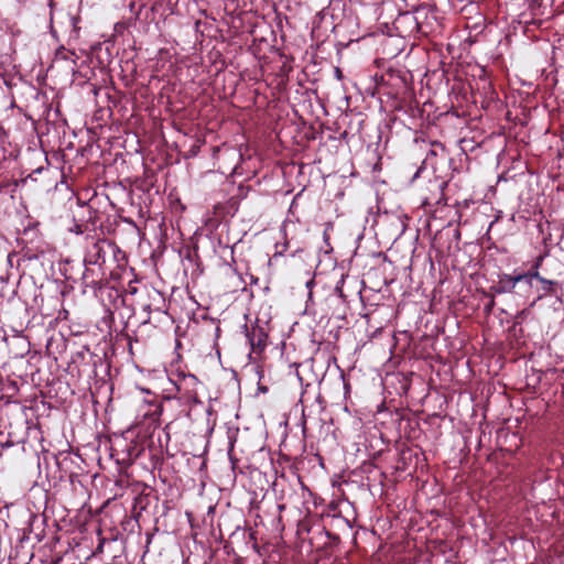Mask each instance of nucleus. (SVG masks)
<instances>
[{"mask_svg":"<svg viewBox=\"0 0 564 564\" xmlns=\"http://www.w3.org/2000/svg\"><path fill=\"white\" fill-rule=\"evenodd\" d=\"M115 250L116 245L106 239L94 240L87 246L84 263L85 265L97 267L101 271L107 253L115 252Z\"/></svg>","mask_w":564,"mask_h":564,"instance_id":"1","label":"nucleus"},{"mask_svg":"<svg viewBox=\"0 0 564 564\" xmlns=\"http://www.w3.org/2000/svg\"><path fill=\"white\" fill-rule=\"evenodd\" d=\"M149 412L144 413V416H151L153 421L158 420V417L162 413V405L158 402L149 403Z\"/></svg>","mask_w":564,"mask_h":564,"instance_id":"8","label":"nucleus"},{"mask_svg":"<svg viewBox=\"0 0 564 564\" xmlns=\"http://www.w3.org/2000/svg\"><path fill=\"white\" fill-rule=\"evenodd\" d=\"M246 337L253 354H261L267 346L268 334L262 327L257 326L252 327L251 329H247Z\"/></svg>","mask_w":564,"mask_h":564,"instance_id":"4","label":"nucleus"},{"mask_svg":"<svg viewBox=\"0 0 564 564\" xmlns=\"http://www.w3.org/2000/svg\"><path fill=\"white\" fill-rule=\"evenodd\" d=\"M343 284H344V276H341V279L337 282L336 286H335V292L340 296V297H344V294H343Z\"/></svg>","mask_w":564,"mask_h":564,"instance_id":"10","label":"nucleus"},{"mask_svg":"<svg viewBox=\"0 0 564 564\" xmlns=\"http://www.w3.org/2000/svg\"><path fill=\"white\" fill-rule=\"evenodd\" d=\"M538 270L516 274V290L513 294L520 297H529L533 286V280H536Z\"/></svg>","mask_w":564,"mask_h":564,"instance_id":"3","label":"nucleus"},{"mask_svg":"<svg viewBox=\"0 0 564 564\" xmlns=\"http://www.w3.org/2000/svg\"><path fill=\"white\" fill-rule=\"evenodd\" d=\"M324 240H325V242H327V240H328V235H327L326 230L324 231Z\"/></svg>","mask_w":564,"mask_h":564,"instance_id":"15","label":"nucleus"},{"mask_svg":"<svg viewBox=\"0 0 564 564\" xmlns=\"http://www.w3.org/2000/svg\"><path fill=\"white\" fill-rule=\"evenodd\" d=\"M232 449H234V444L231 443L230 448H229V451H228V455H229V458H230V460H231L232 465H235V460H234V458H232V456H231V452H232Z\"/></svg>","mask_w":564,"mask_h":564,"instance_id":"13","label":"nucleus"},{"mask_svg":"<svg viewBox=\"0 0 564 564\" xmlns=\"http://www.w3.org/2000/svg\"><path fill=\"white\" fill-rule=\"evenodd\" d=\"M314 283L313 280H310L307 283H306V286L310 288L312 284Z\"/></svg>","mask_w":564,"mask_h":564,"instance_id":"16","label":"nucleus"},{"mask_svg":"<svg viewBox=\"0 0 564 564\" xmlns=\"http://www.w3.org/2000/svg\"><path fill=\"white\" fill-rule=\"evenodd\" d=\"M174 384L177 392L175 398L188 405L200 403L197 395L198 380L194 375H182Z\"/></svg>","mask_w":564,"mask_h":564,"instance_id":"2","label":"nucleus"},{"mask_svg":"<svg viewBox=\"0 0 564 564\" xmlns=\"http://www.w3.org/2000/svg\"><path fill=\"white\" fill-rule=\"evenodd\" d=\"M513 290H516V274H498V280L490 286L494 294L513 293Z\"/></svg>","mask_w":564,"mask_h":564,"instance_id":"5","label":"nucleus"},{"mask_svg":"<svg viewBox=\"0 0 564 564\" xmlns=\"http://www.w3.org/2000/svg\"><path fill=\"white\" fill-rule=\"evenodd\" d=\"M142 312L145 316L142 318V324H147L150 322V314L152 311V303H142L141 304Z\"/></svg>","mask_w":564,"mask_h":564,"instance_id":"9","label":"nucleus"},{"mask_svg":"<svg viewBox=\"0 0 564 564\" xmlns=\"http://www.w3.org/2000/svg\"><path fill=\"white\" fill-rule=\"evenodd\" d=\"M149 297L155 302V301H163V297L160 292L153 290L152 293L149 294Z\"/></svg>","mask_w":564,"mask_h":564,"instance_id":"11","label":"nucleus"},{"mask_svg":"<svg viewBox=\"0 0 564 564\" xmlns=\"http://www.w3.org/2000/svg\"><path fill=\"white\" fill-rule=\"evenodd\" d=\"M494 306H495V299H494V297H491V300L489 301V303L485 306V310H486L488 313H490V312L492 311Z\"/></svg>","mask_w":564,"mask_h":564,"instance_id":"12","label":"nucleus"},{"mask_svg":"<svg viewBox=\"0 0 564 564\" xmlns=\"http://www.w3.org/2000/svg\"><path fill=\"white\" fill-rule=\"evenodd\" d=\"M536 280L542 283V290L545 294H555V288L558 286V282L554 280H547L538 273Z\"/></svg>","mask_w":564,"mask_h":564,"instance_id":"7","label":"nucleus"},{"mask_svg":"<svg viewBox=\"0 0 564 564\" xmlns=\"http://www.w3.org/2000/svg\"><path fill=\"white\" fill-rule=\"evenodd\" d=\"M336 76H340V70L338 68H336Z\"/></svg>","mask_w":564,"mask_h":564,"instance_id":"17","label":"nucleus"},{"mask_svg":"<svg viewBox=\"0 0 564 564\" xmlns=\"http://www.w3.org/2000/svg\"><path fill=\"white\" fill-rule=\"evenodd\" d=\"M543 295H539L535 300L532 301V303L530 304V307H532L536 301L541 300Z\"/></svg>","mask_w":564,"mask_h":564,"instance_id":"14","label":"nucleus"},{"mask_svg":"<svg viewBox=\"0 0 564 564\" xmlns=\"http://www.w3.org/2000/svg\"><path fill=\"white\" fill-rule=\"evenodd\" d=\"M90 265H86V269L83 273V280L86 283V285H93L98 282V280L104 275L102 270L96 271L93 268H89Z\"/></svg>","mask_w":564,"mask_h":564,"instance_id":"6","label":"nucleus"}]
</instances>
